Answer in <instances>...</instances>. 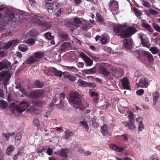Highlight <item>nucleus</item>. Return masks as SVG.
I'll return each mask as SVG.
<instances>
[{"mask_svg": "<svg viewBox=\"0 0 160 160\" xmlns=\"http://www.w3.org/2000/svg\"><path fill=\"white\" fill-rule=\"evenodd\" d=\"M8 101L10 103L9 108L12 112L16 116L19 115L21 113L27 109L29 105V102L27 99H24L21 101L19 104H17L16 101L12 100L10 97H8Z\"/></svg>", "mask_w": 160, "mask_h": 160, "instance_id": "1", "label": "nucleus"}, {"mask_svg": "<svg viewBox=\"0 0 160 160\" xmlns=\"http://www.w3.org/2000/svg\"><path fill=\"white\" fill-rule=\"evenodd\" d=\"M113 30L115 33L120 36L122 38H125L134 34L137 32V29L132 27H129L127 30L125 27L121 25H118L113 27Z\"/></svg>", "mask_w": 160, "mask_h": 160, "instance_id": "2", "label": "nucleus"}, {"mask_svg": "<svg viewBox=\"0 0 160 160\" xmlns=\"http://www.w3.org/2000/svg\"><path fill=\"white\" fill-rule=\"evenodd\" d=\"M69 102L76 108H80L82 104L80 95L76 91L70 94Z\"/></svg>", "mask_w": 160, "mask_h": 160, "instance_id": "3", "label": "nucleus"}, {"mask_svg": "<svg viewBox=\"0 0 160 160\" xmlns=\"http://www.w3.org/2000/svg\"><path fill=\"white\" fill-rule=\"evenodd\" d=\"M45 18L43 16L36 15L32 19L33 22L37 23L39 25L42 26L45 29H48L51 28V24L50 22H43L42 20H44Z\"/></svg>", "mask_w": 160, "mask_h": 160, "instance_id": "4", "label": "nucleus"}, {"mask_svg": "<svg viewBox=\"0 0 160 160\" xmlns=\"http://www.w3.org/2000/svg\"><path fill=\"white\" fill-rule=\"evenodd\" d=\"M55 97L57 98H53L52 103L58 108L62 107L64 105L63 100L65 98V95L62 93L59 95H56Z\"/></svg>", "mask_w": 160, "mask_h": 160, "instance_id": "5", "label": "nucleus"}, {"mask_svg": "<svg viewBox=\"0 0 160 160\" xmlns=\"http://www.w3.org/2000/svg\"><path fill=\"white\" fill-rule=\"evenodd\" d=\"M12 75L10 72L5 71H2L0 73V81L3 82L5 87L7 85Z\"/></svg>", "mask_w": 160, "mask_h": 160, "instance_id": "6", "label": "nucleus"}, {"mask_svg": "<svg viewBox=\"0 0 160 160\" xmlns=\"http://www.w3.org/2000/svg\"><path fill=\"white\" fill-rule=\"evenodd\" d=\"M109 7L113 15H116L118 13V3L116 1H111L109 3Z\"/></svg>", "mask_w": 160, "mask_h": 160, "instance_id": "7", "label": "nucleus"}, {"mask_svg": "<svg viewBox=\"0 0 160 160\" xmlns=\"http://www.w3.org/2000/svg\"><path fill=\"white\" fill-rule=\"evenodd\" d=\"M17 15H15L13 13H10L7 15L4 18V20L5 21V23L6 24H8L9 22L12 21L15 22L17 19Z\"/></svg>", "mask_w": 160, "mask_h": 160, "instance_id": "8", "label": "nucleus"}, {"mask_svg": "<svg viewBox=\"0 0 160 160\" xmlns=\"http://www.w3.org/2000/svg\"><path fill=\"white\" fill-rule=\"evenodd\" d=\"M148 85V81L145 78H142L139 80L138 83L135 84V87L138 88L139 87L146 88Z\"/></svg>", "mask_w": 160, "mask_h": 160, "instance_id": "9", "label": "nucleus"}, {"mask_svg": "<svg viewBox=\"0 0 160 160\" xmlns=\"http://www.w3.org/2000/svg\"><path fill=\"white\" fill-rule=\"evenodd\" d=\"M20 42V40L18 39H15L13 40L10 41L5 43L3 47V49L6 50L8 49L10 47L13 45H16L19 43Z\"/></svg>", "mask_w": 160, "mask_h": 160, "instance_id": "10", "label": "nucleus"}, {"mask_svg": "<svg viewBox=\"0 0 160 160\" xmlns=\"http://www.w3.org/2000/svg\"><path fill=\"white\" fill-rule=\"evenodd\" d=\"M11 68V64L7 60L5 59L0 62V71L3 69H9Z\"/></svg>", "mask_w": 160, "mask_h": 160, "instance_id": "11", "label": "nucleus"}, {"mask_svg": "<svg viewBox=\"0 0 160 160\" xmlns=\"http://www.w3.org/2000/svg\"><path fill=\"white\" fill-rule=\"evenodd\" d=\"M80 56L84 60L87 66H91L93 61L83 52L80 54Z\"/></svg>", "mask_w": 160, "mask_h": 160, "instance_id": "12", "label": "nucleus"}, {"mask_svg": "<svg viewBox=\"0 0 160 160\" xmlns=\"http://www.w3.org/2000/svg\"><path fill=\"white\" fill-rule=\"evenodd\" d=\"M58 3L56 2H46L45 6L48 9H50L53 10H56L59 7Z\"/></svg>", "mask_w": 160, "mask_h": 160, "instance_id": "13", "label": "nucleus"}, {"mask_svg": "<svg viewBox=\"0 0 160 160\" xmlns=\"http://www.w3.org/2000/svg\"><path fill=\"white\" fill-rule=\"evenodd\" d=\"M123 46L126 48L130 49L132 47L133 42L131 39H125L123 40Z\"/></svg>", "mask_w": 160, "mask_h": 160, "instance_id": "14", "label": "nucleus"}, {"mask_svg": "<svg viewBox=\"0 0 160 160\" xmlns=\"http://www.w3.org/2000/svg\"><path fill=\"white\" fill-rule=\"evenodd\" d=\"M71 24L73 26L78 27L82 24V21L80 18L75 17L73 18V20L71 22Z\"/></svg>", "mask_w": 160, "mask_h": 160, "instance_id": "15", "label": "nucleus"}, {"mask_svg": "<svg viewBox=\"0 0 160 160\" xmlns=\"http://www.w3.org/2000/svg\"><path fill=\"white\" fill-rule=\"evenodd\" d=\"M121 83L124 89L130 90V88L129 86V82L128 80L126 78H123L121 80Z\"/></svg>", "mask_w": 160, "mask_h": 160, "instance_id": "16", "label": "nucleus"}, {"mask_svg": "<svg viewBox=\"0 0 160 160\" xmlns=\"http://www.w3.org/2000/svg\"><path fill=\"white\" fill-rule=\"evenodd\" d=\"M43 94L42 92L39 91L32 92L30 93V95L31 97L33 98H37L42 96Z\"/></svg>", "mask_w": 160, "mask_h": 160, "instance_id": "17", "label": "nucleus"}, {"mask_svg": "<svg viewBox=\"0 0 160 160\" xmlns=\"http://www.w3.org/2000/svg\"><path fill=\"white\" fill-rule=\"evenodd\" d=\"M63 75L65 78H68L70 81L73 82L76 79V77L75 76L71 75L68 72H64L63 73Z\"/></svg>", "mask_w": 160, "mask_h": 160, "instance_id": "18", "label": "nucleus"}, {"mask_svg": "<svg viewBox=\"0 0 160 160\" xmlns=\"http://www.w3.org/2000/svg\"><path fill=\"white\" fill-rule=\"evenodd\" d=\"M38 62V60H37V59H36L33 56H31L27 59V60L25 61V62L23 63L22 66H23L24 65L25 63H26L28 64H30Z\"/></svg>", "mask_w": 160, "mask_h": 160, "instance_id": "19", "label": "nucleus"}, {"mask_svg": "<svg viewBox=\"0 0 160 160\" xmlns=\"http://www.w3.org/2000/svg\"><path fill=\"white\" fill-rule=\"evenodd\" d=\"M33 56L36 59L38 60V62L44 56V53L41 51L37 52L34 53Z\"/></svg>", "mask_w": 160, "mask_h": 160, "instance_id": "20", "label": "nucleus"}, {"mask_svg": "<svg viewBox=\"0 0 160 160\" xmlns=\"http://www.w3.org/2000/svg\"><path fill=\"white\" fill-rule=\"evenodd\" d=\"M99 72L104 76H108L111 75L110 72L108 71L106 68L102 66L100 67Z\"/></svg>", "mask_w": 160, "mask_h": 160, "instance_id": "21", "label": "nucleus"}, {"mask_svg": "<svg viewBox=\"0 0 160 160\" xmlns=\"http://www.w3.org/2000/svg\"><path fill=\"white\" fill-rule=\"evenodd\" d=\"M69 152V150L68 149H63L58 151V154L63 157H67L68 156L67 153Z\"/></svg>", "mask_w": 160, "mask_h": 160, "instance_id": "22", "label": "nucleus"}, {"mask_svg": "<svg viewBox=\"0 0 160 160\" xmlns=\"http://www.w3.org/2000/svg\"><path fill=\"white\" fill-rule=\"evenodd\" d=\"M142 53L143 56L147 57L149 61L152 62L153 61V57L150 52L143 51L142 52Z\"/></svg>", "mask_w": 160, "mask_h": 160, "instance_id": "23", "label": "nucleus"}, {"mask_svg": "<svg viewBox=\"0 0 160 160\" xmlns=\"http://www.w3.org/2000/svg\"><path fill=\"white\" fill-rule=\"evenodd\" d=\"M110 147L111 149L116 151L117 152H122L124 151V148L120 147H118L117 146L114 144L111 145Z\"/></svg>", "mask_w": 160, "mask_h": 160, "instance_id": "24", "label": "nucleus"}, {"mask_svg": "<svg viewBox=\"0 0 160 160\" xmlns=\"http://www.w3.org/2000/svg\"><path fill=\"white\" fill-rule=\"evenodd\" d=\"M134 122H124L122 123L125 126H128L129 129H134L135 128L134 123Z\"/></svg>", "mask_w": 160, "mask_h": 160, "instance_id": "25", "label": "nucleus"}, {"mask_svg": "<svg viewBox=\"0 0 160 160\" xmlns=\"http://www.w3.org/2000/svg\"><path fill=\"white\" fill-rule=\"evenodd\" d=\"M141 43L143 46L149 48L150 46V42L147 38H145L142 40Z\"/></svg>", "mask_w": 160, "mask_h": 160, "instance_id": "26", "label": "nucleus"}, {"mask_svg": "<svg viewBox=\"0 0 160 160\" xmlns=\"http://www.w3.org/2000/svg\"><path fill=\"white\" fill-rule=\"evenodd\" d=\"M101 132L103 135H106L108 134V127L107 125L104 124L101 127Z\"/></svg>", "mask_w": 160, "mask_h": 160, "instance_id": "27", "label": "nucleus"}, {"mask_svg": "<svg viewBox=\"0 0 160 160\" xmlns=\"http://www.w3.org/2000/svg\"><path fill=\"white\" fill-rule=\"evenodd\" d=\"M38 33L35 30H30L28 31L25 35L26 38L29 37H30L36 35Z\"/></svg>", "mask_w": 160, "mask_h": 160, "instance_id": "28", "label": "nucleus"}, {"mask_svg": "<svg viewBox=\"0 0 160 160\" xmlns=\"http://www.w3.org/2000/svg\"><path fill=\"white\" fill-rule=\"evenodd\" d=\"M149 50L153 54H157L159 52V48L156 47H152Z\"/></svg>", "mask_w": 160, "mask_h": 160, "instance_id": "29", "label": "nucleus"}, {"mask_svg": "<svg viewBox=\"0 0 160 160\" xmlns=\"http://www.w3.org/2000/svg\"><path fill=\"white\" fill-rule=\"evenodd\" d=\"M142 26L145 28L147 30L150 32H152L153 31V29L151 26L148 24L144 23L142 24Z\"/></svg>", "mask_w": 160, "mask_h": 160, "instance_id": "30", "label": "nucleus"}, {"mask_svg": "<svg viewBox=\"0 0 160 160\" xmlns=\"http://www.w3.org/2000/svg\"><path fill=\"white\" fill-rule=\"evenodd\" d=\"M65 135L64 136V138L65 139H68L70 136H72L73 135V132L70 130H67L65 131Z\"/></svg>", "mask_w": 160, "mask_h": 160, "instance_id": "31", "label": "nucleus"}, {"mask_svg": "<svg viewBox=\"0 0 160 160\" xmlns=\"http://www.w3.org/2000/svg\"><path fill=\"white\" fill-rule=\"evenodd\" d=\"M34 84L37 87L39 88H42L44 85V83L43 82L38 80L35 82Z\"/></svg>", "mask_w": 160, "mask_h": 160, "instance_id": "32", "label": "nucleus"}, {"mask_svg": "<svg viewBox=\"0 0 160 160\" xmlns=\"http://www.w3.org/2000/svg\"><path fill=\"white\" fill-rule=\"evenodd\" d=\"M18 48L20 51L23 52H25L28 49V47L24 44L19 45L18 46Z\"/></svg>", "mask_w": 160, "mask_h": 160, "instance_id": "33", "label": "nucleus"}, {"mask_svg": "<svg viewBox=\"0 0 160 160\" xmlns=\"http://www.w3.org/2000/svg\"><path fill=\"white\" fill-rule=\"evenodd\" d=\"M108 36L107 35L104 34L102 36L101 39V43L105 44L107 42Z\"/></svg>", "mask_w": 160, "mask_h": 160, "instance_id": "34", "label": "nucleus"}, {"mask_svg": "<svg viewBox=\"0 0 160 160\" xmlns=\"http://www.w3.org/2000/svg\"><path fill=\"white\" fill-rule=\"evenodd\" d=\"M8 106L7 102L3 100H1L0 101V108L2 109H5Z\"/></svg>", "mask_w": 160, "mask_h": 160, "instance_id": "35", "label": "nucleus"}, {"mask_svg": "<svg viewBox=\"0 0 160 160\" xmlns=\"http://www.w3.org/2000/svg\"><path fill=\"white\" fill-rule=\"evenodd\" d=\"M15 133L14 132L12 133H4L2 134L3 137H5V139L7 140H8L10 136L14 135Z\"/></svg>", "mask_w": 160, "mask_h": 160, "instance_id": "36", "label": "nucleus"}, {"mask_svg": "<svg viewBox=\"0 0 160 160\" xmlns=\"http://www.w3.org/2000/svg\"><path fill=\"white\" fill-rule=\"evenodd\" d=\"M54 73L55 76L61 78L63 75V73L61 71L58 70L55 68L54 71Z\"/></svg>", "mask_w": 160, "mask_h": 160, "instance_id": "37", "label": "nucleus"}, {"mask_svg": "<svg viewBox=\"0 0 160 160\" xmlns=\"http://www.w3.org/2000/svg\"><path fill=\"white\" fill-rule=\"evenodd\" d=\"M33 123L35 126L37 127V129H39L40 126V121L37 118H35L33 121Z\"/></svg>", "mask_w": 160, "mask_h": 160, "instance_id": "38", "label": "nucleus"}, {"mask_svg": "<svg viewBox=\"0 0 160 160\" xmlns=\"http://www.w3.org/2000/svg\"><path fill=\"white\" fill-rule=\"evenodd\" d=\"M159 97V93L157 92H155L153 94V104H156V102Z\"/></svg>", "mask_w": 160, "mask_h": 160, "instance_id": "39", "label": "nucleus"}, {"mask_svg": "<svg viewBox=\"0 0 160 160\" xmlns=\"http://www.w3.org/2000/svg\"><path fill=\"white\" fill-rule=\"evenodd\" d=\"M96 71V68H93L91 69L85 70V72L88 74H92L95 73Z\"/></svg>", "mask_w": 160, "mask_h": 160, "instance_id": "40", "label": "nucleus"}, {"mask_svg": "<svg viewBox=\"0 0 160 160\" xmlns=\"http://www.w3.org/2000/svg\"><path fill=\"white\" fill-rule=\"evenodd\" d=\"M87 82L84 81L81 79H79L78 82L77 84L79 86H82L86 87Z\"/></svg>", "mask_w": 160, "mask_h": 160, "instance_id": "41", "label": "nucleus"}, {"mask_svg": "<svg viewBox=\"0 0 160 160\" xmlns=\"http://www.w3.org/2000/svg\"><path fill=\"white\" fill-rule=\"evenodd\" d=\"M14 149V146L13 145H10L7 148L6 152L8 155H9L12 152Z\"/></svg>", "mask_w": 160, "mask_h": 160, "instance_id": "42", "label": "nucleus"}, {"mask_svg": "<svg viewBox=\"0 0 160 160\" xmlns=\"http://www.w3.org/2000/svg\"><path fill=\"white\" fill-rule=\"evenodd\" d=\"M44 36L46 37V38L48 40H51L53 39L54 38V37L52 36L51 33L49 32H48L45 33Z\"/></svg>", "mask_w": 160, "mask_h": 160, "instance_id": "43", "label": "nucleus"}, {"mask_svg": "<svg viewBox=\"0 0 160 160\" xmlns=\"http://www.w3.org/2000/svg\"><path fill=\"white\" fill-rule=\"evenodd\" d=\"M92 27V25L90 24L86 23L84 24L83 26L82 27V28L83 30H86L88 28H90Z\"/></svg>", "mask_w": 160, "mask_h": 160, "instance_id": "44", "label": "nucleus"}, {"mask_svg": "<svg viewBox=\"0 0 160 160\" xmlns=\"http://www.w3.org/2000/svg\"><path fill=\"white\" fill-rule=\"evenodd\" d=\"M22 138V135L20 133H18L15 137V143H17V142H18V144H19V143L20 142L21 138Z\"/></svg>", "mask_w": 160, "mask_h": 160, "instance_id": "45", "label": "nucleus"}, {"mask_svg": "<svg viewBox=\"0 0 160 160\" xmlns=\"http://www.w3.org/2000/svg\"><path fill=\"white\" fill-rule=\"evenodd\" d=\"M133 11L137 16H140L142 14V12L137 8H133Z\"/></svg>", "mask_w": 160, "mask_h": 160, "instance_id": "46", "label": "nucleus"}, {"mask_svg": "<svg viewBox=\"0 0 160 160\" xmlns=\"http://www.w3.org/2000/svg\"><path fill=\"white\" fill-rule=\"evenodd\" d=\"M128 118L129 122H134V115L133 114L130 112L128 114Z\"/></svg>", "mask_w": 160, "mask_h": 160, "instance_id": "47", "label": "nucleus"}, {"mask_svg": "<svg viewBox=\"0 0 160 160\" xmlns=\"http://www.w3.org/2000/svg\"><path fill=\"white\" fill-rule=\"evenodd\" d=\"M55 68L54 67H52L48 69V73L47 74L49 76H52L53 75V73H54V71Z\"/></svg>", "mask_w": 160, "mask_h": 160, "instance_id": "48", "label": "nucleus"}, {"mask_svg": "<svg viewBox=\"0 0 160 160\" xmlns=\"http://www.w3.org/2000/svg\"><path fill=\"white\" fill-rule=\"evenodd\" d=\"M80 123L82 124V127L85 128L86 130H88V126L87 122L83 121H81Z\"/></svg>", "mask_w": 160, "mask_h": 160, "instance_id": "49", "label": "nucleus"}, {"mask_svg": "<svg viewBox=\"0 0 160 160\" xmlns=\"http://www.w3.org/2000/svg\"><path fill=\"white\" fill-rule=\"evenodd\" d=\"M112 73L113 75H115V76L117 77V75H118L119 71L115 68H112Z\"/></svg>", "mask_w": 160, "mask_h": 160, "instance_id": "50", "label": "nucleus"}, {"mask_svg": "<svg viewBox=\"0 0 160 160\" xmlns=\"http://www.w3.org/2000/svg\"><path fill=\"white\" fill-rule=\"evenodd\" d=\"M149 12L151 14L155 15H158L159 13L158 11H157L152 8L149 9Z\"/></svg>", "mask_w": 160, "mask_h": 160, "instance_id": "51", "label": "nucleus"}, {"mask_svg": "<svg viewBox=\"0 0 160 160\" xmlns=\"http://www.w3.org/2000/svg\"><path fill=\"white\" fill-rule=\"evenodd\" d=\"M26 42L31 45H33L35 41L34 39L32 38H28V40H26Z\"/></svg>", "mask_w": 160, "mask_h": 160, "instance_id": "52", "label": "nucleus"}, {"mask_svg": "<svg viewBox=\"0 0 160 160\" xmlns=\"http://www.w3.org/2000/svg\"><path fill=\"white\" fill-rule=\"evenodd\" d=\"M92 121L93 126L96 128L98 126L99 124L98 122H96V120L95 118H92Z\"/></svg>", "mask_w": 160, "mask_h": 160, "instance_id": "53", "label": "nucleus"}, {"mask_svg": "<svg viewBox=\"0 0 160 160\" xmlns=\"http://www.w3.org/2000/svg\"><path fill=\"white\" fill-rule=\"evenodd\" d=\"M69 42H65L62 44L61 45V49L64 50L66 48L68 47L70 45Z\"/></svg>", "mask_w": 160, "mask_h": 160, "instance_id": "54", "label": "nucleus"}, {"mask_svg": "<svg viewBox=\"0 0 160 160\" xmlns=\"http://www.w3.org/2000/svg\"><path fill=\"white\" fill-rule=\"evenodd\" d=\"M143 51H140L139 50H136V51L134 52V53L135 55L138 58L140 57L139 55H143V54L142 53V52Z\"/></svg>", "mask_w": 160, "mask_h": 160, "instance_id": "55", "label": "nucleus"}, {"mask_svg": "<svg viewBox=\"0 0 160 160\" xmlns=\"http://www.w3.org/2000/svg\"><path fill=\"white\" fill-rule=\"evenodd\" d=\"M96 86L94 83L87 82L86 87H89L90 88H95Z\"/></svg>", "mask_w": 160, "mask_h": 160, "instance_id": "56", "label": "nucleus"}, {"mask_svg": "<svg viewBox=\"0 0 160 160\" xmlns=\"http://www.w3.org/2000/svg\"><path fill=\"white\" fill-rule=\"evenodd\" d=\"M144 128V126L142 123L139 124L138 125V130L139 132L142 131Z\"/></svg>", "mask_w": 160, "mask_h": 160, "instance_id": "57", "label": "nucleus"}, {"mask_svg": "<svg viewBox=\"0 0 160 160\" xmlns=\"http://www.w3.org/2000/svg\"><path fill=\"white\" fill-rule=\"evenodd\" d=\"M97 16L98 21L100 22H102L104 20V19L101 16L100 14L97 13Z\"/></svg>", "mask_w": 160, "mask_h": 160, "instance_id": "58", "label": "nucleus"}, {"mask_svg": "<svg viewBox=\"0 0 160 160\" xmlns=\"http://www.w3.org/2000/svg\"><path fill=\"white\" fill-rule=\"evenodd\" d=\"M152 26L157 31L160 32V27L156 24H153Z\"/></svg>", "mask_w": 160, "mask_h": 160, "instance_id": "59", "label": "nucleus"}, {"mask_svg": "<svg viewBox=\"0 0 160 160\" xmlns=\"http://www.w3.org/2000/svg\"><path fill=\"white\" fill-rule=\"evenodd\" d=\"M60 38L62 41L67 40L68 38V36L66 34H63L60 36Z\"/></svg>", "mask_w": 160, "mask_h": 160, "instance_id": "60", "label": "nucleus"}, {"mask_svg": "<svg viewBox=\"0 0 160 160\" xmlns=\"http://www.w3.org/2000/svg\"><path fill=\"white\" fill-rule=\"evenodd\" d=\"M46 148L43 147H40L37 149L38 152V153H40L43 151L46 150Z\"/></svg>", "mask_w": 160, "mask_h": 160, "instance_id": "61", "label": "nucleus"}, {"mask_svg": "<svg viewBox=\"0 0 160 160\" xmlns=\"http://www.w3.org/2000/svg\"><path fill=\"white\" fill-rule=\"evenodd\" d=\"M142 4L146 7L148 8L150 7V3L144 0H142Z\"/></svg>", "mask_w": 160, "mask_h": 160, "instance_id": "62", "label": "nucleus"}, {"mask_svg": "<svg viewBox=\"0 0 160 160\" xmlns=\"http://www.w3.org/2000/svg\"><path fill=\"white\" fill-rule=\"evenodd\" d=\"M7 51L6 50H4L0 51V57H3L7 54Z\"/></svg>", "mask_w": 160, "mask_h": 160, "instance_id": "63", "label": "nucleus"}, {"mask_svg": "<svg viewBox=\"0 0 160 160\" xmlns=\"http://www.w3.org/2000/svg\"><path fill=\"white\" fill-rule=\"evenodd\" d=\"M144 91L143 89H140L136 92V94L138 95H141L144 93Z\"/></svg>", "mask_w": 160, "mask_h": 160, "instance_id": "64", "label": "nucleus"}]
</instances>
